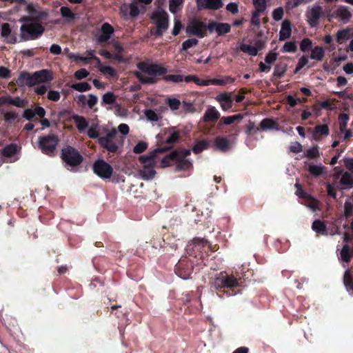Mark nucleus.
Wrapping results in <instances>:
<instances>
[{"instance_id": "3", "label": "nucleus", "mask_w": 353, "mask_h": 353, "mask_svg": "<svg viewBox=\"0 0 353 353\" xmlns=\"http://www.w3.org/2000/svg\"><path fill=\"white\" fill-rule=\"evenodd\" d=\"M23 23L20 27L21 41L36 40L40 38L45 32V28L41 23L22 21Z\"/></svg>"}, {"instance_id": "5", "label": "nucleus", "mask_w": 353, "mask_h": 353, "mask_svg": "<svg viewBox=\"0 0 353 353\" xmlns=\"http://www.w3.org/2000/svg\"><path fill=\"white\" fill-rule=\"evenodd\" d=\"M154 21L157 29L152 32V34L156 37H161L163 32L166 31L169 27V15L165 10L162 8H158L155 10L151 17Z\"/></svg>"}, {"instance_id": "61", "label": "nucleus", "mask_w": 353, "mask_h": 353, "mask_svg": "<svg viewBox=\"0 0 353 353\" xmlns=\"http://www.w3.org/2000/svg\"><path fill=\"white\" fill-rule=\"evenodd\" d=\"M183 0H169V10L172 13H176L178 7L181 5Z\"/></svg>"}, {"instance_id": "14", "label": "nucleus", "mask_w": 353, "mask_h": 353, "mask_svg": "<svg viewBox=\"0 0 353 353\" xmlns=\"http://www.w3.org/2000/svg\"><path fill=\"white\" fill-rule=\"evenodd\" d=\"M190 154V150L188 149L174 150L162 159L161 165L163 168L168 167L170 165V160H176L177 158L185 159Z\"/></svg>"}, {"instance_id": "39", "label": "nucleus", "mask_w": 353, "mask_h": 353, "mask_svg": "<svg viewBox=\"0 0 353 353\" xmlns=\"http://www.w3.org/2000/svg\"><path fill=\"white\" fill-rule=\"evenodd\" d=\"M242 119L243 115L241 114H237L229 117H223L221 119L220 122L218 124V126L219 127L222 123L225 125H230L234 123L236 121H240Z\"/></svg>"}, {"instance_id": "10", "label": "nucleus", "mask_w": 353, "mask_h": 353, "mask_svg": "<svg viewBox=\"0 0 353 353\" xmlns=\"http://www.w3.org/2000/svg\"><path fill=\"white\" fill-rule=\"evenodd\" d=\"M193 271V263L187 257L181 258L175 265L174 272L183 279L190 277Z\"/></svg>"}, {"instance_id": "45", "label": "nucleus", "mask_w": 353, "mask_h": 353, "mask_svg": "<svg viewBox=\"0 0 353 353\" xmlns=\"http://www.w3.org/2000/svg\"><path fill=\"white\" fill-rule=\"evenodd\" d=\"M70 88L78 92H83L90 90L91 89V85L87 82H80L72 84Z\"/></svg>"}, {"instance_id": "42", "label": "nucleus", "mask_w": 353, "mask_h": 353, "mask_svg": "<svg viewBox=\"0 0 353 353\" xmlns=\"http://www.w3.org/2000/svg\"><path fill=\"white\" fill-rule=\"evenodd\" d=\"M239 48H240V50L242 51L243 52L247 53L249 55H251L253 57L256 56L259 51V49H258L255 46H252L250 45L245 44V43L241 44Z\"/></svg>"}, {"instance_id": "56", "label": "nucleus", "mask_w": 353, "mask_h": 353, "mask_svg": "<svg viewBox=\"0 0 353 353\" xmlns=\"http://www.w3.org/2000/svg\"><path fill=\"white\" fill-rule=\"evenodd\" d=\"M199 41L195 38L188 39L183 42L181 50L187 51L189 48L196 46Z\"/></svg>"}, {"instance_id": "24", "label": "nucleus", "mask_w": 353, "mask_h": 353, "mask_svg": "<svg viewBox=\"0 0 353 353\" xmlns=\"http://www.w3.org/2000/svg\"><path fill=\"white\" fill-rule=\"evenodd\" d=\"M219 112L213 106L208 108L203 115V120L204 122L215 123L220 118Z\"/></svg>"}, {"instance_id": "36", "label": "nucleus", "mask_w": 353, "mask_h": 353, "mask_svg": "<svg viewBox=\"0 0 353 353\" xmlns=\"http://www.w3.org/2000/svg\"><path fill=\"white\" fill-rule=\"evenodd\" d=\"M288 70V65L284 62H279L275 65L273 75L276 78H281L284 76Z\"/></svg>"}, {"instance_id": "22", "label": "nucleus", "mask_w": 353, "mask_h": 353, "mask_svg": "<svg viewBox=\"0 0 353 353\" xmlns=\"http://www.w3.org/2000/svg\"><path fill=\"white\" fill-rule=\"evenodd\" d=\"M336 17L339 18L343 23L349 22L352 17L351 12L345 6H339L337 9L334 11Z\"/></svg>"}, {"instance_id": "53", "label": "nucleus", "mask_w": 353, "mask_h": 353, "mask_svg": "<svg viewBox=\"0 0 353 353\" xmlns=\"http://www.w3.org/2000/svg\"><path fill=\"white\" fill-rule=\"evenodd\" d=\"M253 5L257 12H263L266 9V1L265 0H253Z\"/></svg>"}, {"instance_id": "2", "label": "nucleus", "mask_w": 353, "mask_h": 353, "mask_svg": "<svg viewBox=\"0 0 353 353\" xmlns=\"http://www.w3.org/2000/svg\"><path fill=\"white\" fill-rule=\"evenodd\" d=\"M243 281L241 277L237 278L232 274H228L226 272H221L217 274L212 282V285L217 291V294L220 298L224 295L226 296H234L241 292L237 289L242 285Z\"/></svg>"}, {"instance_id": "20", "label": "nucleus", "mask_w": 353, "mask_h": 353, "mask_svg": "<svg viewBox=\"0 0 353 353\" xmlns=\"http://www.w3.org/2000/svg\"><path fill=\"white\" fill-rule=\"evenodd\" d=\"M16 83L19 87L34 86L33 73L30 74L26 71L20 72L18 78L16 80Z\"/></svg>"}, {"instance_id": "47", "label": "nucleus", "mask_w": 353, "mask_h": 353, "mask_svg": "<svg viewBox=\"0 0 353 353\" xmlns=\"http://www.w3.org/2000/svg\"><path fill=\"white\" fill-rule=\"evenodd\" d=\"M349 29H343L339 30L336 33V42L339 44L343 43L345 40L349 39Z\"/></svg>"}, {"instance_id": "58", "label": "nucleus", "mask_w": 353, "mask_h": 353, "mask_svg": "<svg viewBox=\"0 0 353 353\" xmlns=\"http://www.w3.org/2000/svg\"><path fill=\"white\" fill-rule=\"evenodd\" d=\"M3 116L4 121L8 123L18 118V114L14 111L5 112L3 113Z\"/></svg>"}, {"instance_id": "27", "label": "nucleus", "mask_w": 353, "mask_h": 353, "mask_svg": "<svg viewBox=\"0 0 353 353\" xmlns=\"http://www.w3.org/2000/svg\"><path fill=\"white\" fill-rule=\"evenodd\" d=\"M292 33L291 23L288 20L283 21L281 28L279 32V40L284 41L290 37Z\"/></svg>"}, {"instance_id": "4", "label": "nucleus", "mask_w": 353, "mask_h": 353, "mask_svg": "<svg viewBox=\"0 0 353 353\" xmlns=\"http://www.w3.org/2000/svg\"><path fill=\"white\" fill-rule=\"evenodd\" d=\"M98 143L103 149L111 153H117L119 145L123 144V138L118 137L117 130L113 128L105 136L100 137L98 139Z\"/></svg>"}, {"instance_id": "31", "label": "nucleus", "mask_w": 353, "mask_h": 353, "mask_svg": "<svg viewBox=\"0 0 353 353\" xmlns=\"http://www.w3.org/2000/svg\"><path fill=\"white\" fill-rule=\"evenodd\" d=\"M330 130L327 125H318L314 128L313 137L314 139L318 141L320 137H326L329 134Z\"/></svg>"}, {"instance_id": "54", "label": "nucleus", "mask_w": 353, "mask_h": 353, "mask_svg": "<svg viewBox=\"0 0 353 353\" xmlns=\"http://www.w3.org/2000/svg\"><path fill=\"white\" fill-rule=\"evenodd\" d=\"M296 50L297 46L294 41H288L283 45L281 51L283 52H295Z\"/></svg>"}, {"instance_id": "25", "label": "nucleus", "mask_w": 353, "mask_h": 353, "mask_svg": "<svg viewBox=\"0 0 353 353\" xmlns=\"http://www.w3.org/2000/svg\"><path fill=\"white\" fill-rule=\"evenodd\" d=\"M312 229L317 235L327 236L328 234L326 224L320 219H316L313 221Z\"/></svg>"}, {"instance_id": "50", "label": "nucleus", "mask_w": 353, "mask_h": 353, "mask_svg": "<svg viewBox=\"0 0 353 353\" xmlns=\"http://www.w3.org/2000/svg\"><path fill=\"white\" fill-rule=\"evenodd\" d=\"M324 169L323 166L321 165H310L308 167L309 172L314 176L317 177L322 174L323 170Z\"/></svg>"}, {"instance_id": "1", "label": "nucleus", "mask_w": 353, "mask_h": 353, "mask_svg": "<svg viewBox=\"0 0 353 353\" xmlns=\"http://www.w3.org/2000/svg\"><path fill=\"white\" fill-rule=\"evenodd\" d=\"M137 67L141 72L135 71L134 74L142 84H154L158 81V77H163V79L167 82L180 83L185 81V77L181 74L165 75L168 72V68L160 64L141 61L137 64Z\"/></svg>"}, {"instance_id": "57", "label": "nucleus", "mask_w": 353, "mask_h": 353, "mask_svg": "<svg viewBox=\"0 0 353 353\" xmlns=\"http://www.w3.org/2000/svg\"><path fill=\"white\" fill-rule=\"evenodd\" d=\"M340 183L343 185L352 187L353 185V177L350 173L345 172L341 178Z\"/></svg>"}, {"instance_id": "9", "label": "nucleus", "mask_w": 353, "mask_h": 353, "mask_svg": "<svg viewBox=\"0 0 353 353\" xmlns=\"http://www.w3.org/2000/svg\"><path fill=\"white\" fill-rule=\"evenodd\" d=\"M93 172L103 179H110L113 173V168L110 164L103 159L96 160L92 165Z\"/></svg>"}, {"instance_id": "12", "label": "nucleus", "mask_w": 353, "mask_h": 353, "mask_svg": "<svg viewBox=\"0 0 353 353\" xmlns=\"http://www.w3.org/2000/svg\"><path fill=\"white\" fill-rule=\"evenodd\" d=\"M323 16V7L320 6H314L305 13L307 21L310 26L312 28L319 25L320 19Z\"/></svg>"}, {"instance_id": "19", "label": "nucleus", "mask_w": 353, "mask_h": 353, "mask_svg": "<svg viewBox=\"0 0 353 353\" xmlns=\"http://www.w3.org/2000/svg\"><path fill=\"white\" fill-rule=\"evenodd\" d=\"M46 110L41 106H37L34 109L28 108L23 111V117L28 121H38V119L35 118V116H38L39 118H43L46 115Z\"/></svg>"}, {"instance_id": "28", "label": "nucleus", "mask_w": 353, "mask_h": 353, "mask_svg": "<svg viewBox=\"0 0 353 353\" xmlns=\"http://www.w3.org/2000/svg\"><path fill=\"white\" fill-rule=\"evenodd\" d=\"M197 3L199 6L212 10H219L223 6L221 0H204V4L197 0Z\"/></svg>"}, {"instance_id": "30", "label": "nucleus", "mask_w": 353, "mask_h": 353, "mask_svg": "<svg viewBox=\"0 0 353 353\" xmlns=\"http://www.w3.org/2000/svg\"><path fill=\"white\" fill-rule=\"evenodd\" d=\"M19 149L16 143H10L3 148L1 154L3 157L10 158L14 157Z\"/></svg>"}, {"instance_id": "63", "label": "nucleus", "mask_w": 353, "mask_h": 353, "mask_svg": "<svg viewBox=\"0 0 353 353\" xmlns=\"http://www.w3.org/2000/svg\"><path fill=\"white\" fill-rule=\"evenodd\" d=\"M89 72L86 69L81 68L77 70L74 72V76L77 79L81 80L83 79L86 78L89 75Z\"/></svg>"}, {"instance_id": "52", "label": "nucleus", "mask_w": 353, "mask_h": 353, "mask_svg": "<svg viewBox=\"0 0 353 353\" xmlns=\"http://www.w3.org/2000/svg\"><path fill=\"white\" fill-rule=\"evenodd\" d=\"M166 103L172 111L179 110L181 105V101L176 98H168Z\"/></svg>"}, {"instance_id": "33", "label": "nucleus", "mask_w": 353, "mask_h": 353, "mask_svg": "<svg viewBox=\"0 0 353 353\" xmlns=\"http://www.w3.org/2000/svg\"><path fill=\"white\" fill-rule=\"evenodd\" d=\"M154 166V165H143V169L140 170V174L144 180H150L154 178L156 174Z\"/></svg>"}, {"instance_id": "7", "label": "nucleus", "mask_w": 353, "mask_h": 353, "mask_svg": "<svg viewBox=\"0 0 353 353\" xmlns=\"http://www.w3.org/2000/svg\"><path fill=\"white\" fill-rule=\"evenodd\" d=\"M61 158L63 162L70 167H77L83 161V157L81 153L70 145H67L61 150Z\"/></svg>"}, {"instance_id": "49", "label": "nucleus", "mask_w": 353, "mask_h": 353, "mask_svg": "<svg viewBox=\"0 0 353 353\" xmlns=\"http://www.w3.org/2000/svg\"><path fill=\"white\" fill-rule=\"evenodd\" d=\"M231 26L228 23H218L216 33L218 35H223L230 32Z\"/></svg>"}, {"instance_id": "41", "label": "nucleus", "mask_w": 353, "mask_h": 353, "mask_svg": "<svg viewBox=\"0 0 353 353\" xmlns=\"http://www.w3.org/2000/svg\"><path fill=\"white\" fill-rule=\"evenodd\" d=\"M97 67L103 74H108L111 77H114L117 75V72L114 68L110 66L103 65L101 62L97 65Z\"/></svg>"}, {"instance_id": "32", "label": "nucleus", "mask_w": 353, "mask_h": 353, "mask_svg": "<svg viewBox=\"0 0 353 353\" xmlns=\"http://www.w3.org/2000/svg\"><path fill=\"white\" fill-rule=\"evenodd\" d=\"M171 161L176 163V170L178 171L188 170L192 166V162L187 159L177 158L176 160H170Z\"/></svg>"}, {"instance_id": "40", "label": "nucleus", "mask_w": 353, "mask_h": 353, "mask_svg": "<svg viewBox=\"0 0 353 353\" xmlns=\"http://www.w3.org/2000/svg\"><path fill=\"white\" fill-rule=\"evenodd\" d=\"M158 139L160 140V134L157 135ZM180 139L179 132L178 131H173L170 132L169 136L163 141L160 140L162 143H165L166 144H173L177 142Z\"/></svg>"}, {"instance_id": "11", "label": "nucleus", "mask_w": 353, "mask_h": 353, "mask_svg": "<svg viewBox=\"0 0 353 353\" xmlns=\"http://www.w3.org/2000/svg\"><path fill=\"white\" fill-rule=\"evenodd\" d=\"M186 32L190 35L203 38L207 35L206 23L196 20L192 21L188 23L186 28Z\"/></svg>"}, {"instance_id": "38", "label": "nucleus", "mask_w": 353, "mask_h": 353, "mask_svg": "<svg viewBox=\"0 0 353 353\" xmlns=\"http://www.w3.org/2000/svg\"><path fill=\"white\" fill-rule=\"evenodd\" d=\"M210 147V141L207 140H201L196 142L192 148V151L195 154H199L202 151L208 149Z\"/></svg>"}, {"instance_id": "37", "label": "nucleus", "mask_w": 353, "mask_h": 353, "mask_svg": "<svg viewBox=\"0 0 353 353\" xmlns=\"http://www.w3.org/2000/svg\"><path fill=\"white\" fill-rule=\"evenodd\" d=\"M343 283L348 292H353V274L350 270H347L343 276Z\"/></svg>"}, {"instance_id": "48", "label": "nucleus", "mask_w": 353, "mask_h": 353, "mask_svg": "<svg viewBox=\"0 0 353 353\" xmlns=\"http://www.w3.org/2000/svg\"><path fill=\"white\" fill-rule=\"evenodd\" d=\"M349 120V115L345 113H341L339 116V130L341 132H343L347 125V121Z\"/></svg>"}, {"instance_id": "17", "label": "nucleus", "mask_w": 353, "mask_h": 353, "mask_svg": "<svg viewBox=\"0 0 353 353\" xmlns=\"http://www.w3.org/2000/svg\"><path fill=\"white\" fill-rule=\"evenodd\" d=\"M34 85L48 83L53 79V73L51 70L43 69L33 72Z\"/></svg>"}, {"instance_id": "64", "label": "nucleus", "mask_w": 353, "mask_h": 353, "mask_svg": "<svg viewBox=\"0 0 353 353\" xmlns=\"http://www.w3.org/2000/svg\"><path fill=\"white\" fill-rule=\"evenodd\" d=\"M283 16V9L281 7H279L274 9L272 12V17L274 20L278 21L282 19Z\"/></svg>"}, {"instance_id": "23", "label": "nucleus", "mask_w": 353, "mask_h": 353, "mask_svg": "<svg viewBox=\"0 0 353 353\" xmlns=\"http://www.w3.org/2000/svg\"><path fill=\"white\" fill-rule=\"evenodd\" d=\"M216 100L219 101L223 110H228L232 107V99L228 93H221L216 96Z\"/></svg>"}, {"instance_id": "43", "label": "nucleus", "mask_w": 353, "mask_h": 353, "mask_svg": "<svg viewBox=\"0 0 353 353\" xmlns=\"http://www.w3.org/2000/svg\"><path fill=\"white\" fill-rule=\"evenodd\" d=\"M117 100V96L112 92H108L105 93L102 97L101 104L112 105Z\"/></svg>"}, {"instance_id": "26", "label": "nucleus", "mask_w": 353, "mask_h": 353, "mask_svg": "<svg viewBox=\"0 0 353 353\" xmlns=\"http://www.w3.org/2000/svg\"><path fill=\"white\" fill-rule=\"evenodd\" d=\"M295 188H296V194L299 197L302 198V199H311L312 203L310 205V207L313 208V209H316V205H317V201L314 198H313L312 196L309 195L307 193H306L303 190L301 185L299 184V183H296L295 184Z\"/></svg>"}, {"instance_id": "51", "label": "nucleus", "mask_w": 353, "mask_h": 353, "mask_svg": "<svg viewBox=\"0 0 353 353\" xmlns=\"http://www.w3.org/2000/svg\"><path fill=\"white\" fill-rule=\"evenodd\" d=\"M319 148L318 145L312 147L306 150L305 156L310 159H314L319 157Z\"/></svg>"}, {"instance_id": "35", "label": "nucleus", "mask_w": 353, "mask_h": 353, "mask_svg": "<svg viewBox=\"0 0 353 353\" xmlns=\"http://www.w3.org/2000/svg\"><path fill=\"white\" fill-rule=\"evenodd\" d=\"M325 56V50L323 47L316 46L313 49L310 54V58L312 59L321 61L323 60Z\"/></svg>"}, {"instance_id": "21", "label": "nucleus", "mask_w": 353, "mask_h": 353, "mask_svg": "<svg viewBox=\"0 0 353 353\" xmlns=\"http://www.w3.org/2000/svg\"><path fill=\"white\" fill-rule=\"evenodd\" d=\"M101 34L98 37L99 43H106L110 39L111 35L114 33L113 27L108 23H104L101 26Z\"/></svg>"}, {"instance_id": "16", "label": "nucleus", "mask_w": 353, "mask_h": 353, "mask_svg": "<svg viewBox=\"0 0 353 353\" xmlns=\"http://www.w3.org/2000/svg\"><path fill=\"white\" fill-rule=\"evenodd\" d=\"M231 143L226 137L217 136L212 141V148L221 152H226L231 149Z\"/></svg>"}, {"instance_id": "18", "label": "nucleus", "mask_w": 353, "mask_h": 353, "mask_svg": "<svg viewBox=\"0 0 353 353\" xmlns=\"http://www.w3.org/2000/svg\"><path fill=\"white\" fill-rule=\"evenodd\" d=\"M278 57V54L274 50H270L265 57V63L260 62L259 70L261 72H268L271 70V64L274 63Z\"/></svg>"}, {"instance_id": "8", "label": "nucleus", "mask_w": 353, "mask_h": 353, "mask_svg": "<svg viewBox=\"0 0 353 353\" xmlns=\"http://www.w3.org/2000/svg\"><path fill=\"white\" fill-rule=\"evenodd\" d=\"M26 11L29 16H24L21 18L20 21H33L41 23L43 20H46L48 17V13L45 10H38L32 3L26 4Z\"/></svg>"}, {"instance_id": "29", "label": "nucleus", "mask_w": 353, "mask_h": 353, "mask_svg": "<svg viewBox=\"0 0 353 353\" xmlns=\"http://www.w3.org/2000/svg\"><path fill=\"white\" fill-rule=\"evenodd\" d=\"M72 119L80 132H82L88 127V121L83 116L74 114L72 115Z\"/></svg>"}, {"instance_id": "55", "label": "nucleus", "mask_w": 353, "mask_h": 353, "mask_svg": "<svg viewBox=\"0 0 353 353\" xmlns=\"http://www.w3.org/2000/svg\"><path fill=\"white\" fill-rule=\"evenodd\" d=\"M300 49L303 52H307L312 49V42L309 38L303 39L300 43Z\"/></svg>"}, {"instance_id": "44", "label": "nucleus", "mask_w": 353, "mask_h": 353, "mask_svg": "<svg viewBox=\"0 0 353 353\" xmlns=\"http://www.w3.org/2000/svg\"><path fill=\"white\" fill-rule=\"evenodd\" d=\"M341 259L343 261L348 263L352 259L350 248L347 244H345L341 251Z\"/></svg>"}, {"instance_id": "60", "label": "nucleus", "mask_w": 353, "mask_h": 353, "mask_svg": "<svg viewBox=\"0 0 353 353\" xmlns=\"http://www.w3.org/2000/svg\"><path fill=\"white\" fill-rule=\"evenodd\" d=\"M145 116L147 119L151 121H158L160 119L159 115L155 112L154 110L149 109L145 111Z\"/></svg>"}, {"instance_id": "34", "label": "nucleus", "mask_w": 353, "mask_h": 353, "mask_svg": "<svg viewBox=\"0 0 353 353\" xmlns=\"http://www.w3.org/2000/svg\"><path fill=\"white\" fill-rule=\"evenodd\" d=\"M235 79L230 76H221L219 78L212 79V85H225L232 84L234 82Z\"/></svg>"}, {"instance_id": "62", "label": "nucleus", "mask_w": 353, "mask_h": 353, "mask_svg": "<svg viewBox=\"0 0 353 353\" xmlns=\"http://www.w3.org/2000/svg\"><path fill=\"white\" fill-rule=\"evenodd\" d=\"M148 148V144L144 141H139L138 143L134 147L133 152L135 154H141L143 152Z\"/></svg>"}, {"instance_id": "15", "label": "nucleus", "mask_w": 353, "mask_h": 353, "mask_svg": "<svg viewBox=\"0 0 353 353\" xmlns=\"http://www.w3.org/2000/svg\"><path fill=\"white\" fill-rule=\"evenodd\" d=\"M171 148L172 146L159 147L156 150L150 152L148 154L141 156L139 157V161L141 163L143 164V165H154V160L157 157V154L163 153Z\"/></svg>"}, {"instance_id": "6", "label": "nucleus", "mask_w": 353, "mask_h": 353, "mask_svg": "<svg viewBox=\"0 0 353 353\" xmlns=\"http://www.w3.org/2000/svg\"><path fill=\"white\" fill-rule=\"evenodd\" d=\"M59 142L57 135L50 133L48 135L40 136L38 138V146L42 153L54 156V152Z\"/></svg>"}, {"instance_id": "46", "label": "nucleus", "mask_w": 353, "mask_h": 353, "mask_svg": "<svg viewBox=\"0 0 353 353\" xmlns=\"http://www.w3.org/2000/svg\"><path fill=\"white\" fill-rule=\"evenodd\" d=\"M277 126V123L271 119H264L260 123V127L262 130L274 129Z\"/></svg>"}, {"instance_id": "59", "label": "nucleus", "mask_w": 353, "mask_h": 353, "mask_svg": "<svg viewBox=\"0 0 353 353\" xmlns=\"http://www.w3.org/2000/svg\"><path fill=\"white\" fill-rule=\"evenodd\" d=\"M353 215V203L346 201L344 204V216L346 219Z\"/></svg>"}, {"instance_id": "13", "label": "nucleus", "mask_w": 353, "mask_h": 353, "mask_svg": "<svg viewBox=\"0 0 353 353\" xmlns=\"http://www.w3.org/2000/svg\"><path fill=\"white\" fill-rule=\"evenodd\" d=\"M208 241L204 239L195 238L192 240V243L188 245V250H192V252L190 253V255L194 254V257H200L201 259L203 258V254H201L202 250L208 245Z\"/></svg>"}]
</instances>
